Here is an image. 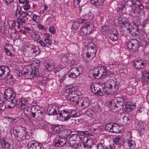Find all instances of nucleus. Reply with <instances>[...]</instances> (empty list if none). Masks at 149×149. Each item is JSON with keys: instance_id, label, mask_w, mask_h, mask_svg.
<instances>
[{"instance_id": "obj_1", "label": "nucleus", "mask_w": 149, "mask_h": 149, "mask_svg": "<svg viewBox=\"0 0 149 149\" xmlns=\"http://www.w3.org/2000/svg\"><path fill=\"white\" fill-rule=\"evenodd\" d=\"M125 102L124 97H116L109 102V107H111V110L113 112L119 111L122 109L124 113L131 112L136 108L135 104L130 102H126L125 104Z\"/></svg>"}, {"instance_id": "obj_2", "label": "nucleus", "mask_w": 149, "mask_h": 149, "mask_svg": "<svg viewBox=\"0 0 149 149\" xmlns=\"http://www.w3.org/2000/svg\"><path fill=\"white\" fill-rule=\"evenodd\" d=\"M15 97V92L12 88H9L5 90L3 98L7 101L6 107L11 109L15 106V104L17 103L16 102L17 100Z\"/></svg>"}, {"instance_id": "obj_3", "label": "nucleus", "mask_w": 149, "mask_h": 149, "mask_svg": "<svg viewBox=\"0 0 149 149\" xmlns=\"http://www.w3.org/2000/svg\"><path fill=\"white\" fill-rule=\"evenodd\" d=\"M91 91L97 96H102L106 95L104 89V84L102 82L93 83L91 85Z\"/></svg>"}, {"instance_id": "obj_4", "label": "nucleus", "mask_w": 149, "mask_h": 149, "mask_svg": "<svg viewBox=\"0 0 149 149\" xmlns=\"http://www.w3.org/2000/svg\"><path fill=\"white\" fill-rule=\"evenodd\" d=\"M93 74L95 76L111 77L113 76V72L109 71L106 66H102L94 68Z\"/></svg>"}, {"instance_id": "obj_5", "label": "nucleus", "mask_w": 149, "mask_h": 149, "mask_svg": "<svg viewBox=\"0 0 149 149\" xmlns=\"http://www.w3.org/2000/svg\"><path fill=\"white\" fill-rule=\"evenodd\" d=\"M39 65L37 64L36 66H35L34 69H32L29 70H26V71L24 72L23 75L24 76L25 79H31L32 77H34L39 76Z\"/></svg>"}, {"instance_id": "obj_6", "label": "nucleus", "mask_w": 149, "mask_h": 149, "mask_svg": "<svg viewBox=\"0 0 149 149\" xmlns=\"http://www.w3.org/2000/svg\"><path fill=\"white\" fill-rule=\"evenodd\" d=\"M126 44L127 48L130 51L134 52L135 54L137 53L139 46L138 44V41L137 40L130 39L126 42Z\"/></svg>"}, {"instance_id": "obj_7", "label": "nucleus", "mask_w": 149, "mask_h": 149, "mask_svg": "<svg viewBox=\"0 0 149 149\" xmlns=\"http://www.w3.org/2000/svg\"><path fill=\"white\" fill-rule=\"evenodd\" d=\"M107 86H105L104 84V87L105 91H106V95H109L111 91H116L118 89V86L116 84L115 81L111 80L110 83L107 84Z\"/></svg>"}, {"instance_id": "obj_8", "label": "nucleus", "mask_w": 149, "mask_h": 149, "mask_svg": "<svg viewBox=\"0 0 149 149\" xmlns=\"http://www.w3.org/2000/svg\"><path fill=\"white\" fill-rule=\"evenodd\" d=\"M105 129L107 131L115 133H118L121 131L120 125L116 123L108 124L105 126Z\"/></svg>"}, {"instance_id": "obj_9", "label": "nucleus", "mask_w": 149, "mask_h": 149, "mask_svg": "<svg viewBox=\"0 0 149 149\" xmlns=\"http://www.w3.org/2000/svg\"><path fill=\"white\" fill-rule=\"evenodd\" d=\"M43 112L40 110V107L38 106H32L31 108L30 116L32 118L37 116L39 118H42Z\"/></svg>"}, {"instance_id": "obj_10", "label": "nucleus", "mask_w": 149, "mask_h": 149, "mask_svg": "<svg viewBox=\"0 0 149 149\" xmlns=\"http://www.w3.org/2000/svg\"><path fill=\"white\" fill-rule=\"evenodd\" d=\"M67 141V136H57L54 140L55 146L59 147H62L66 143Z\"/></svg>"}, {"instance_id": "obj_11", "label": "nucleus", "mask_w": 149, "mask_h": 149, "mask_svg": "<svg viewBox=\"0 0 149 149\" xmlns=\"http://www.w3.org/2000/svg\"><path fill=\"white\" fill-rule=\"evenodd\" d=\"M15 133H14L15 139L17 142H22L26 139L27 135L26 132L24 130L22 131L15 130Z\"/></svg>"}, {"instance_id": "obj_12", "label": "nucleus", "mask_w": 149, "mask_h": 149, "mask_svg": "<svg viewBox=\"0 0 149 149\" xmlns=\"http://www.w3.org/2000/svg\"><path fill=\"white\" fill-rule=\"evenodd\" d=\"M68 99L73 102V104L75 106L78 105L80 101L81 97L78 94L75 93L74 92L72 93L69 94Z\"/></svg>"}, {"instance_id": "obj_13", "label": "nucleus", "mask_w": 149, "mask_h": 149, "mask_svg": "<svg viewBox=\"0 0 149 149\" xmlns=\"http://www.w3.org/2000/svg\"><path fill=\"white\" fill-rule=\"evenodd\" d=\"M71 116L69 111L65 110H63L60 111L57 116V118L59 120L66 121L69 119Z\"/></svg>"}, {"instance_id": "obj_14", "label": "nucleus", "mask_w": 149, "mask_h": 149, "mask_svg": "<svg viewBox=\"0 0 149 149\" xmlns=\"http://www.w3.org/2000/svg\"><path fill=\"white\" fill-rule=\"evenodd\" d=\"M134 26L133 28L132 29L127 28V32H129L130 34L133 36H137L139 33V31H140L139 28V24H137L135 22H134Z\"/></svg>"}, {"instance_id": "obj_15", "label": "nucleus", "mask_w": 149, "mask_h": 149, "mask_svg": "<svg viewBox=\"0 0 149 149\" xmlns=\"http://www.w3.org/2000/svg\"><path fill=\"white\" fill-rule=\"evenodd\" d=\"M10 72L9 68L6 66H0V77L3 79L6 78Z\"/></svg>"}, {"instance_id": "obj_16", "label": "nucleus", "mask_w": 149, "mask_h": 149, "mask_svg": "<svg viewBox=\"0 0 149 149\" xmlns=\"http://www.w3.org/2000/svg\"><path fill=\"white\" fill-rule=\"evenodd\" d=\"M80 68H72L69 71L68 73L69 76L72 78H75L79 75L81 73L82 71L80 70Z\"/></svg>"}, {"instance_id": "obj_17", "label": "nucleus", "mask_w": 149, "mask_h": 149, "mask_svg": "<svg viewBox=\"0 0 149 149\" xmlns=\"http://www.w3.org/2000/svg\"><path fill=\"white\" fill-rule=\"evenodd\" d=\"M83 141L82 142V146L84 148L87 149H91L93 145V141L91 139H88L87 137L83 138Z\"/></svg>"}, {"instance_id": "obj_18", "label": "nucleus", "mask_w": 149, "mask_h": 149, "mask_svg": "<svg viewBox=\"0 0 149 149\" xmlns=\"http://www.w3.org/2000/svg\"><path fill=\"white\" fill-rule=\"evenodd\" d=\"M90 105V101L87 98L81 97L79 102L78 105L81 106V107L85 109L88 107Z\"/></svg>"}, {"instance_id": "obj_19", "label": "nucleus", "mask_w": 149, "mask_h": 149, "mask_svg": "<svg viewBox=\"0 0 149 149\" xmlns=\"http://www.w3.org/2000/svg\"><path fill=\"white\" fill-rule=\"evenodd\" d=\"M129 15L133 17H139L140 16V9L139 8L133 7L129 11Z\"/></svg>"}, {"instance_id": "obj_20", "label": "nucleus", "mask_w": 149, "mask_h": 149, "mask_svg": "<svg viewBox=\"0 0 149 149\" xmlns=\"http://www.w3.org/2000/svg\"><path fill=\"white\" fill-rule=\"evenodd\" d=\"M28 145L29 146V149H42L43 148L42 144L34 141H30Z\"/></svg>"}, {"instance_id": "obj_21", "label": "nucleus", "mask_w": 149, "mask_h": 149, "mask_svg": "<svg viewBox=\"0 0 149 149\" xmlns=\"http://www.w3.org/2000/svg\"><path fill=\"white\" fill-rule=\"evenodd\" d=\"M119 24L122 28L127 27L130 26L128 19L124 17H120L118 19Z\"/></svg>"}, {"instance_id": "obj_22", "label": "nucleus", "mask_w": 149, "mask_h": 149, "mask_svg": "<svg viewBox=\"0 0 149 149\" xmlns=\"http://www.w3.org/2000/svg\"><path fill=\"white\" fill-rule=\"evenodd\" d=\"M133 65L135 68L137 69H143L144 67V63L141 60L134 61Z\"/></svg>"}, {"instance_id": "obj_23", "label": "nucleus", "mask_w": 149, "mask_h": 149, "mask_svg": "<svg viewBox=\"0 0 149 149\" xmlns=\"http://www.w3.org/2000/svg\"><path fill=\"white\" fill-rule=\"evenodd\" d=\"M17 103L15 104V106L17 105L18 107L19 108H20L22 109H26V110L27 111L28 110V107L26 105V103L24 101L22 100H16V102Z\"/></svg>"}, {"instance_id": "obj_24", "label": "nucleus", "mask_w": 149, "mask_h": 149, "mask_svg": "<svg viewBox=\"0 0 149 149\" xmlns=\"http://www.w3.org/2000/svg\"><path fill=\"white\" fill-rule=\"evenodd\" d=\"M141 78L143 83L148 82L149 81V72L147 70L143 71L142 72Z\"/></svg>"}, {"instance_id": "obj_25", "label": "nucleus", "mask_w": 149, "mask_h": 149, "mask_svg": "<svg viewBox=\"0 0 149 149\" xmlns=\"http://www.w3.org/2000/svg\"><path fill=\"white\" fill-rule=\"evenodd\" d=\"M56 110L53 107H49L47 109V112L49 115H58L59 113V110L58 109Z\"/></svg>"}, {"instance_id": "obj_26", "label": "nucleus", "mask_w": 149, "mask_h": 149, "mask_svg": "<svg viewBox=\"0 0 149 149\" xmlns=\"http://www.w3.org/2000/svg\"><path fill=\"white\" fill-rule=\"evenodd\" d=\"M146 125L142 122H139L136 126V128L139 132H143L145 130Z\"/></svg>"}, {"instance_id": "obj_27", "label": "nucleus", "mask_w": 149, "mask_h": 149, "mask_svg": "<svg viewBox=\"0 0 149 149\" xmlns=\"http://www.w3.org/2000/svg\"><path fill=\"white\" fill-rule=\"evenodd\" d=\"M68 144L71 147H72L76 149L80 147H81L82 146V142L81 141L78 143V142H73L72 141H70Z\"/></svg>"}, {"instance_id": "obj_28", "label": "nucleus", "mask_w": 149, "mask_h": 149, "mask_svg": "<svg viewBox=\"0 0 149 149\" xmlns=\"http://www.w3.org/2000/svg\"><path fill=\"white\" fill-rule=\"evenodd\" d=\"M70 141L79 142V141H81V139H82V138H81L78 134H72L70 136Z\"/></svg>"}, {"instance_id": "obj_29", "label": "nucleus", "mask_w": 149, "mask_h": 149, "mask_svg": "<svg viewBox=\"0 0 149 149\" xmlns=\"http://www.w3.org/2000/svg\"><path fill=\"white\" fill-rule=\"evenodd\" d=\"M123 124L125 125H127L130 124L132 121L131 116L129 115L124 116L123 118Z\"/></svg>"}, {"instance_id": "obj_30", "label": "nucleus", "mask_w": 149, "mask_h": 149, "mask_svg": "<svg viewBox=\"0 0 149 149\" xmlns=\"http://www.w3.org/2000/svg\"><path fill=\"white\" fill-rule=\"evenodd\" d=\"M1 146L3 148L8 149L10 148V144L4 139H0Z\"/></svg>"}, {"instance_id": "obj_31", "label": "nucleus", "mask_w": 149, "mask_h": 149, "mask_svg": "<svg viewBox=\"0 0 149 149\" xmlns=\"http://www.w3.org/2000/svg\"><path fill=\"white\" fill-rule=\"evenodd\" d=\"M90 28V24H86V26H83L81 28L80 32L82 34L86 35L87 33L88 29Z\"/></svg>"}, {"instance_id": "obj_32", "label": "nucleus", "mask_w": 149, "mask_h": 149, "mask_svg": "<svg viewBox=\"0 0 149 149\" xmlns=\"http://www.w3.org/2000/svg\"><path fill=\"white\" fill-rule=\"evenodd\" d=\"M87 51L90 54H91L92 59L95 55V50L94 47H91L89 48L88 49Z\"/></svg>"}, {"instance_id": "obj_33", "label": "nucleus", "mask_w": 149, "mask_h": 149, "mask_svg": "<svg viewBox=\"0 0 149 149\" xmlns=\"http://www.w3.org/2000/svg\"><path fill=\"white\" fill-rule=\"evenodd\" d=\"M125 144L127 145L130 149H132L134 148L135 142L132 140H128L125 142Z\"/></svg>"}, {"instance_id": "obj_34", "label": "nucleus", "mask_w": 149, "mask_h": 149, "mask_svg": "<svg viewBox=\"0 0 149 149\" xmlns=\"http://www.w3.org/2000/svg\"><path fill=\"white\" fill-rule=\"evenodd\" d=\"M6 78L8 79V83H9L10 85L13 84L15 82V80L14 79L12 75H9V74Z\"/></svg>"}, {"instance_id": "obj_35", "label": "nucleus", "mask_w": 149, "mask_h": 149, "mask_svg": "<svg viewBox=\"0 0 149 149\" xmlns=\"http://www.w3.org/2000/svg\"><path fill=\"white\" fill-rule=\"evenodd\" d=\"M32 53L34 56H36L39 54L40 52V50L38 47L33 46V48L32 49Z\"/></svg>"}, {"instance_id": "obj_36", "label": "nucleus", "mask_w": 149, "mask_h": 149, "mask_svg": "<svg viewBox=\"0 0 149 149\" xmlns=\"http://www.w3.org/2000/svg\"><path fill=\"white\" fill-rule=\"evenodd\" d=\"M52 130L56 133H59L61 130L59 126L56 125H53L52 127Z\"/></svg>"}, {"instance_id": "obj_37", "label": "nucleus", "mask_w": 149, "mask_h": 149, "mask_svg": "<svg viewBox=\"0 0 149 149\" xmlns=\"http://www.w3.org/2000/svg\"><path fill=\"white\" fill-rule=\"evenodd\" d=\"M86 113L87 116L92 117L94 114V112L93 110L91 109H88L86 111Z\"/></svg>"}, {"instance_id": "obj_38", "label": "nucleus", "mask_w": 149, "mask_h": 149, "mask_svg": "<svg viewBox=\"0 0 149 149\" xmlns=\"http://www.w3.org/2000/svg\"><path fill=\"white\" fill-rule=\"evenodd\" d=\"M24 13L20 7H17L16 10L15 15L17 16H20Z\"/></svg>"}, {"instance_id": "obj_39", "label": "nucleus", "mask_w": 149, "mask_h": 149, "mask_svg": "<svg viewBox=\"0 0 149 149\" xmlns=\"http://www.w3.org/2000/svg\"><path fill=\"white\" fill-rule=\"evenodd\" d=\"M79 24L80 23L79 22V19L77 21L74 22L73 23L72 25V27L74 30H76L78 29V27L79 26Z\"/></svg>"}, {"instance_id": "obj_40", "label": "nucleus", "mask_w": 149, "mask_h": 149, "mask_svg": "<svg viewBox=\"0 0 149 149\" xmlns=\"http://www.w3.org/2000/svg\"><path fill=\"white\" fill-rule=\"evenodd\" d=\"M124 3L127 6L131 7V8L133 7L132 0H123Z\"/></svg>"}, {"instance_id": "obj_41", "label": "nucleus", "mask_w": 149, "mask_h": 149, "mask_svg": "<svg viewBox=\"0 0 149 149\" xmlns=\"http://www.w3.org/2000/svg\"><path fill=\"white\" fill-rule=\"evenodd\" d=\"M126 91L128 92V93L130 95L133 94L134 93V89L131 86H129L127 87L126 88Z\"/></svg>"}, {"instance_id": "obj_42", "label": "nucleus", "mask_w": 149, "mask_h": 149, "mask_svg": "<svg viewBox=\"0 0 149 149\" xmlns=\"http://www.w3.org/2000/svg\"><path fill=\"white\" fill-rule=\"evenodd\" d=\"M121 139V136L119 135H118L116 137H115L113 139V142L116 145L118 144L119 141Z\"/></svg>"}, {"instance_id": "obj_43", "label": "nucleus", "mask_w": 149, "mask_h": 149, "mask_svg": "<svg viewBox=\"0 0 149 149\" xmlns=\"http://www.w3.org/2000/svg\"><path fill=\"white\" fill-rule=\"evenodd\" d=\"M143 30L146 34H149V27L144 24L143 26Z\"/></svg>"}, {"instance_id": "obj_44", "label": "nucleus", "mask_w": 149, "mask_h": 149, "mask_svg": "<svg viewBox=\"0 0 149 149\" xmlns=\"http://www.w3.org/2000/svg\"><path fill=\"white\" fill-rule=\"evenodd\" d=\"M97 149H108L107 146H105L104 143H100L97 145Z\"/></svg>"}, {"instance_id": "obj_45", "label": "nucleus", "mask_w": 149, "mask_h": 149, "mask_svg": "<svg viewBox=\"0 0 149 149\" xmlns=\"http://www.w3.org/2000/svg\"><path fill=\"white\" fill-rule=\"evenodd\" d=\"M109 35H118V32L114 28L111 29L109 32Z\"/></svg>"}, {"instance_id": "obj_46", "label": "nucleus", "mask_w": 149, "mask_h": 149, "mask_svg": "<svg viewBox=\"0 0 149 149\" xmlns=\"http://www.w3.org/2000/svg\"><path fill=\"white\" fill-rule=\"evenodd\" d=\"M118 35H109V36L110 39L113 41H116L117 40L118 38Z\"/></svg>"}, {"instance_id": "obj_47", "label": "nucleus", "mask_w": 149, "mask_h": 149, "mask_svg": "<svg viewBox=\"0 0 149 149\" xmlns=\"http://www.w3.org/2000/svg\"><path fill=\"white\" fill-rule=\"evenodd\" d=\"M79 22L80 23H82L85 24H88L89 21L85 19H84L82 18H79Z\"/></svg>"}, {"instance_id": "obj_48", "label": "nucleus", "mask_w": 149, "mask_h": 149, "mask_svg": "<svg viewBox=\"0 0 149 149\" xmlns=\"http://www.w3.org/2000/svg\"><path fill=\"white\" fill-rule=\"evenodd\" d=\"M45 67L46 68L45 69L46 70H47V71H52L53 69L52 68V66L51 65L47 63V64L45 65Z\"/></svg>"}, {"instance_id": "obj_49", "label": "nucleus", "mask_w": 149, "mask_h": 149, "mask_svg": "<svg viewBox=\"0 0 149 149\" xmlns=\"http://www.w3.org/2000/svg\"><path fill=\"white\" fill-rule=\"evenodd\" d=\"M28 18L25 16H23L21 19H19V21L20 22L25 23L28 21Z\"/></svg>"}, {"instance_id": "obj_50", "label": "nucleus", "mask_w": 149, "mask_h": 149, "mask_svg": "<svg viewBox=\"0 0 149 149\" xmlns=\"http://www.w3.org/2000/svg\"><path fill=\"white\" fill-rule=\"evenodd\" d=\"M31 36L33 38H36V40L37 39H39V38H40V35L36 33H32Z\"/></svg>"}, {"instance_id": "obj_51", "label": "nucleus", "mask_w": 149, "mask_h": 149, "mask_svg": "<svg viewBox=\"0 0 149 149\" xmlns=\"http://www.w3.org/2000/svg\"><path fill=\"white\" fill-rule=\"evenodd\" d=\"M37 41L39 43L40 45L43 47H47V46L46 44L45 43L43 40H41L40 39H38L37 40Z\"/></svg>"}, {"instance_id": "obj_52", "label": "nucleus", "mask_w": 149, "mask_h": 149, "mask_svg": "<svg viewBox=\"0 0 149 149\" xmlns=\"http://www.w3.org/2000/svg\"><path fill=\"white\" fill-rule=\"evenodd\" d=\"M95 4L96 6H99L102 5L104 2V0H97Z\"/></svg>"}, {"instance_id": "obj_53", "label": "nucleus", "mask_w": 149, "mask_h": 149, "mask_svg": "<svg viewBox=\"0 0 149 149\" xmlns=\"http://www.w3.org/2000/svg\"><path fill=\"white\" fill-rule=\"evenodd\" d=\"M4 51L6 54L10 56H12V54L9 51V49L7 48L4 47Z\"/></svg>"}, {"instance_id": "obj_54", "label": "nucleus", "mask_w": 149, "mask_h": 149, "mask_svg": "<svg viewBox=\"0 0 149 149\" xmlns=\"http://www.w3.org/2000/svg\"><path fill=\"white\" fill-rule=\"evenodd\" d=\"M4 51L6 54L10 56H12V54L9 51V49L7 48L4 47Z\"/></svg>"}, {"instance_id": "obj_55", "label": "nucleus", "mask_w": 149, "mask_h": 149, "mask_svg": "<svg viewBox=\"0 0 149 149\" xmlns=\"http://www.w3.org/2000/svg\"><path fill=\"white\" fill-rule=\"evenodd\" d=\"M26 4L24 6L23 8L25 10H27L31 8L30 5L28 3Z\"/></svg>"}, {"instance_id": "obj_56", "label": "nucleus", "mask_w": 149, "mask_h": 149, "mask_svg": "<svg viewBox=\"0 0 149 149\" xmlns=\"http://www.w3.org/2000/svg\"><path fill=\"white\" fill-rule=\"evenodd\" d=\"M83 55L85 56V57H87V58H91L92 59L91 54H90V53L88 52V51L85 54H84Z\"/></svg>"}, {"instance_id": "obj_57", "label": "nucleus", "mask_w": 149, "mask_h": 149, "mask_svg": "<svg viewBox=\"0 0 149 149\" xmlns=\"http://www.w3.org/2000/svg\"><path fill=\"white\" fill-rule=\"evenodd\" d=\"M49 31L52 34H54L55 32V29L53 26H51L49 29Z\"/></svg>"}, {"instance_id": "obj_58", "label": "nucleus", "mask_w": 149, "mask_h": 149, "mask_svg": "<svg viewBox=\"0 0 149 149\" xmlns=\"http://www.w3.org/2000/svg\"><path fill=\"white\" fill-rule=\"evenodd\" d=\"M44 40L46 43L48 44L49 45L51 46L52 43V41L49 38H45Z\"/></svg>"}, {"instance_id": "obj_59", "label": "nucleus", "mask_w": 149, "mask_h": 149, "mask_svg": "<svg viewBox=\"0 0 149 149\" xmlns=\"http://www.w3.org/2000/svg\"><path fill=\"white\" fill-rule=\"evenodd\" d=\"M65 136H67L68 138V137L67 136H69L71 134L72 131L70 130H65Z\"/></svg>"}, {"instance_id": "obj_60", "label": "nucleus", "mask_w": 149, "mask_h": 149, "mask_svg": "<svg viewBox=\"0 0 149 149\" xmlns=\"http://www.w3.org/2000/svg\"><path fill=\"white\" fill-rule=\"evenodd\" d=\"M39 18V17L36 15H33L32 19L34 21H37L36 19H38Z\"/></svg>"}, {"instance_id": "obj_61", "label": "nucleus", "mask_w": 149, "mask_h": 149, "mask_svg": "<svg viewBox=\"0 0 149 149\" xmlns=\"http://www.w3.org/2000/svg\"><path fill=\"white\" fill-rule=\"evenodd\" d=\"M6 5H8L13 2V0H3Z\"/></svg>"}, {"instance_id": "obj_62", "label": "nucleus", "mask_w": 149, "mask_h": 149, "mask_svg": "<svg viewBox=\"0 0 149 149\" xmlns=\"http://www.w3.org/2000/svg\"><path fill=\"white\" fill-rule=\"evenodd\" d=\"M38 27L40 29L42 30L43 31H45L46 30L47 28H46L45 26H44L40 24H39L38 25Z\"/></svg>"}, {"instance_id": "obj_63", "label": "nucleus", "mask_w": 149, "mask_h": 149, "mask_svg": "<svg viewBox=\"0 0 149 149\" xmlns=\"http://www.w3.org/2000/svg\"><path fill=\"white\" fill-rule=\"evenodd\" d=\"M61 69V68L60 67H57L54 70V72L56 73L59 71H60Z\"/></svg>"}, {"instance_id": "obj_64", "label": "nucleus", "mask_w": 149, "mask_h": 149, "mask_svg": "<svg viewBox=\"0 0 149 149\" xmlns=\"http://www.w3.org/2000/svg\"><path fill=\"white\" fill-rule=\"evenodd\" d=\"M19 3L22 4H25L29 2V0H19Z\"/></svg>"}]
</instances>
